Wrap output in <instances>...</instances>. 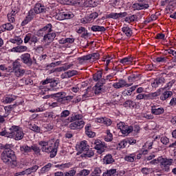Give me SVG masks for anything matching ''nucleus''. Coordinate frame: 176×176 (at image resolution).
Returning <instances> with one entry per match:
<instances>
[{"label":"nucleus","instance_id":"nucleus-54","mask_svg":"<svg viewBox=\"0 0 176 176\" xmlns=\"http://www.w3.org/2000/svg\"><path fill=\"white\" fill-rule=\"evenodd\" d=\"M3 28H4V30H6L7 31H12V30H13L14 27L13 26V25H12V23H8L3 25Z\"/></svg>","mask_w":176,"mask_h":176},{"label":"nucleus","instance_id":"nucleus-49","mask_svg":"<svg viewBox=\"0 0 176 176\" xmlns=\"http://www.w3.org/2000/svg\"><path fill=\"white\" fill-rule=\"evenodd\" d=\"M52 168V163H48L45 165L43 168H41V173L45 174V173H47Z\"/></svg>","mask_w":176,"mask_h":176},{"label":"nucleus","instance_id":"nucleus-35","mask_svg":"<svg viewBox=\"0 0 176 176\" xmlns=\"http://www.w3.org/2000/svg\"><path fill=\"white\" fill-rule=\"evenodd\" d=\"M101 78H102V71L100 70L98 71L93 76V79L94 82H98Z\"/></svg>","mask_w":176,"mask_h":176},{"label":"nucleus","instance_id":"nucleus-60","mask_svg":"<svg viewBox=\"0 0 176 176\" xmlns=\"http://www.w3.org/2000/svg\"><path fill=\"white\" fill-rule=\"evenodd\" d=\"M74 38H65V40H60V43L64 44V43H74Z\"/></svg>","mask_w":176,"mask_h":176},{"label":"nucleus","instance_id":"nucleus-38","mask_svg":"<svg viewBox=\"0 0 176 176\" xmlns=\"http://www.w3.org/2000/svg\"><path fill=\"white\" fill-rule=\"evenodd\" d=\"M135 159V154L134 153L129 154V155L124 157V160L126 162H129V163H133Z\"/></svg>","mask_w":176,"mask_h":176},{"label":"nucleus","instance_id":"nucleus-21","mask_svg":"<svg viewBox=\"0 0 176 176\" xmlns=\"http://www.w3.org/2000/svg\"><path fill=\"white\" fill-rule=\"evenodd\" d=\"M85 153L80 155V157L82 159H89L90 157H93L94 156V151L91 149H87V151H84Z\"/></svg>","mask_w":176,"mask_h":176},{"label":"nucleus","instance_id":"nucleus-12","mask_svg":"<svg viewBox=\"0 0 176 176\" xmlns=\"http://www.w3.org/2000/svg\"><path fill=\"white\" fill-rule=\"evenodd\" d=\"M58 20L63 21V20H69V19H74V14L72 12H62L58 14L57 15Z\"/></svg>","mask_w":176,"mask_h":176},{"label":"nucleus","instance_id":"nucleus-6","mask_svg":"<svg viewBox=\"0 0 176 176\" xmlns=\"http://www.w3.org/2000/svg\"><path fill=\"white\" fill-rule=\"evenodd\" d=\"M98 60L100 58V54H98V52H94L92 54H89L81 57H79L77 58L78 61H79V63L80 64H82V63H85V61H87L89 60Z\"/></svg>","mask_w":176,"mask_h":176},{"label":"nucleus","instance_id":"nucleus-37","mask_svg":"<svg viewBox=\"0 0 176 176\" xmlns=\"http://www.w3.org/2000/svg\"><path fill=\"white\" fill-rule=\"evenodd\" d=\"M72 166L71 162L62 164H56L55 165L56 168H59V170H64V168H69V166Z\"/></svg>","mask_w":176,"mask_h":176},{"label":"nucleus","instance_id":"nucleus-2","mask_svg":"<svg viewBox=\"0 0 176 176\" xmlns=\"http://www.w3.org/2000/svg\"><path fill=\"white\" fill-rule=\"evenodd\" d=\"M9 130L10 131V138H14L16 141H20V140L24 138V132L20 126L14 125Z\"/></svg>","mask_w":176,"mask_h":176},{"label":"nucleus","instance_id":"nucleus-36","mask_svg":"<svg viewBox=\"0 0 176 176\" xmlns=\"http://www.w3.org/2000/svg\"><path fill=\"white\" fill-rule=\"evenodd\" d=\"M141 173L144 174V175H149V174L154 173V170L152 168H142L141 169Z\"/></svg>","mask_w":176,"mask_h":176},{"label":"nucleus","instance_id":"nucleus-19","mask_svg":"<svg viewBox=\"0 0 176 176\" xmlns=\"http://www.w3.org/2000/svg\"><path fill=\"white\" fill-rule=\"evenodd\" d=\"M80 151L77 153V155H80L82 152H85L89 149V146L87 145V141H82L78 146Z\"/></svg>","mask_w":176,"mask_h":176},{"label":"nucleus","instance_id":"nucleus-47","mask_svg":"<svg viewBox=\"0 0 176 176\" xmlns=\"http://www.w3.org/2000/svg\"><path fill=\"white\" fill-rule=\"evenodd\" d=\"M159 96H160V92H153V93L148 94L147 100H153V98L156 97H159Z\"/></svg>","mask_w":176,"mask_h":176},{"label":"nucleus","instance_id":"nucleus-10","mask_svg":"<svg viewBox=\"0 0 176 176\" xmlns=\"http://www.w3.org/2000/svg\"><path fill=\"white\" fill-rule=\"evenodd\" d=\"M85 127V121H74L69 125V129L70 130H82Z\"/></svg>","mask_w":176,"mask_h":176},{"label":"nucleus","instance_id":"nucleus-18","mask_svg":"<svg viewBox=\"0 0 176 176\" xmlns=\"http://www.w3.org/2000/svg\"><path fill=\"white\" fill-rule=\"evenodd\" d=\"M85 134L89 138H94L96 137V133L91 131V124H87L85 126Z\"/></svg>","mask_w":176,"mask_h":176},{"label":"nucleus","instance_id":"nucleus-5","mask_svg":"<svg viewBox=\"0 0 176 176\" xmlns=\"http://www.w3.org/2000/svg\"><path fill=\"white\" fill-rule=\"evenodd\" d=\"M160 166L162 170L164 171H166V173H168L170 171V166L173 164L174 160L173 159H168L166 157L163 158V157H161L160 159Z\"/></svg>","mask_w":176,"mask_h":176},{"label":"nucleus","instance_id":"nucleus-63","mask_svg":"<svg viewBox=\"0 0 176 176\" xmlns=\"http://www.w3.org/2000/svg\"><path fill=\"white\" fill-rule=\"evenodd\" d=\"M10 148H12V144H3V149H5L3 152H9L10 151H13Z\"/></svg>","mask_w":176,"mask_h":176},{"label":"nucleus","instance_id":"nucleus-14","mask_svg":"<svg viewBox=\"0 0 176 176\" xmlns=\"http://www.w3.org/2000/svg\"><path fill=\"white\" fill-rule=\"evenodd\" d=\"M166 83V79L163 76L157 77L154 80V82L151 83L152 87H159V86Z\"/></svg>","mask_w":176,"mask_h":176},{"label":"nucleus","instance_id":"nucleus-29","mask_svg":"<svg viewBox=\"0 0 176 176\" xmlns=\"http://www.w3.org/2000/svg\"><path fill=\"white\" fill-rule=\"evenodd\" d=\"M75 75H78V71L76 70H69L65 72L63 74V78H72V76H75Z\"/></svg>","mask_w":176,"mask_h":176},{"label":"nucleus","instance_id":"nucleus-7","mask_svg":"<svg viewBox=\"0 0 176 176\" xmlns=\"http://www.w3.org/2000/svg\"><path fill=\"white\" fill-rule=\"evenodd\" d=\"M36 12L34 10V8H32L29 10L27 16L25 19L22 21L21 25L24 26L26 25V24H28V23L32 21L36 17Z\"/></svg>","mask_w":176,"mask_h":176},{"label":"nucleus","instance_id":"nucleus-44","mask_svg":"<svg viewBox=\"0 0 176 176\" xmlns=\"http://www.w3.org/2000/svg\"><path fill=\"white\" fill-rule=\"evenodd\" d=\"M34 152L35 155H41V149L36 144L31 146V152Z\"/></svg>","mask_w":176,"mask_h":176},{"label":"nucleus","instance_id":"nucleus-28","mask_svg":"<svg viewBox=\"0 0 176 176\" xmlns=\"http://www.w3.org/2000/svg\"><path fill=\"white\" fill-rule=\"evenodd\" d=\"M53 30H52V23H48L43 28L39 30V34L41 32H45V34H47L49 32H52Z\"/></svg>","mask_w":176,"mask_h":176},{"label":"nucleus","instance_id":"nucleus-33","mask_svg":"<svg viewBox=\"0 0 176 176\" xmlns=\"http://www.w3.org/2000/svg\"><path fill=\"white\" fill-rule=\"evenodd\" d=\"M122 31L126 36H128V38H130V36L133 35V31H131V29L129 27H123Z\"/></svg>","mask_w":176,"mask_h":176},{"label":"nucleus","instance_id":"nucleus-9","mask_svg":"<svg viewBox=\"0 0 176 176\" xmlns=\"http://www.w3.org/2000/svg\"><path fill=\"white\" fill-rule=\"evenodd\" d=\"M20 58L25 65L27 67H32L34 62L32 61V58H31V54L29 53L23 54L21 55Z\"/></svg>","mask_w":176,"mask_h":176},{"label":"nucleus","instance_id":"nucleus-46","mask_svg":"<svg viewBox=\"0 0 176 176\" xmlns=\"http://www.w3.org/2000/svg\"><path fill=\"white\" fill-rule=\"evenodd\" d=\"M65 96H66V94L64 91L51 94V97L52 98H57V99L61 98V97H64Z\"/></svg>","mask_w":176,"mask_h":176},{"label":"nucleus","instance_id":"nucleus-45","mask_svg":"<svg viewBox=\"0 0 176 176\" xmlns=\"http://www.w3.org/2000/svg\"><path fill=\"white\" fill-rule=\"evenodd\" d=\"M90 174V170L87 169H82L79 173L76 174V176H87Z\"/></svg>","mask_w":176,"mask_h":176},{"label":"nucleus","instance_id":"nucleus-30","mask_svg":"<svg viewBox=\"0 0 176 176\" xmlns=\"http://www.w3.org/2000/svg\"><path fill=\"white\" fill-rule=\"evenodd\" d=\"M171 96H173V91H166L160 96V100H162V101H166V100L170 98Z\"/></svg>","mask_w":176,"mask_h":176},{"label":"nucleus","instance_id":"nucleus-64","mask_svg":"<svg viewBox=\"0 0 176 176\" xmlns=\"http://www.w3.org/2000/svg\"><path fill=\"white\" fill-rule=\"evenodd\" d=\"M107 19H118V13H116V12L110 13L109 14H108L107 16Z\"/></svg>","mask_w":176,"mask_h":176},{"label":"nucleus","instance_id":"nucleus-48","mask_svg":"<svg viewBox=\"0 0 176 176\" xmlns=\"http://www.w3.org/2000/svg\"><path fill=\"white\" fill-rule=\"evenodd\" d=\"M30 129L32 131H34V133H41V128L35 124H31L30 125Z\"/></svg>","mask_w":176,"mask_h":176},{"label":"nucleus","instance_id":"nucleus-24","mask_svg":"<svg viewBox=\"0 0 176 176\" xmlns=\"http://www.w3.org/2000/svg\"><path fill=\"white\" fill-rule=\"evenodd\" d=\"M27 49H28V47H27L25 45H18V46L12 49V52H15L16 53H23V52H27Z\"/></svg>","mask_w":176,"mask_h":176},{"label":"nucleus","instance_id":"nucleus-42","mask_svg":"<svg viewBox=\"0 0 176 176\" xmlns=\"http://www.w3.org/2000/svg\"><path fill=\"white\" fill-rule=\"evenodd\" d=\"M85 5L88 8H96V6H97V3L96 2V0H87L85 1Z\"/></svg>","mask_w":176,"mask_h":176},{"label":"nucleus","instance_id":"nucleus-43","mask_svg":"<svg viewBox=\"0 0 176 176\" xmlns=\"http://www.w3.org/2000/svg\"><path fill=\"white\" fill-rule=\"evenodd\" d=\"M101 173H102V171L101 170V168L96 167L94 168V170L90 174L89 176H101Z\"/></svg>","mask_w":176,"mask_h":176},{"label":"nucleus","instance_id":"nucleus-1","mask_svg":"<svg viewBox=\"0 0 176 176\" xmlns=\"http://www.w3.org/2000/svg\"><path fill=\"white\" fill-rule=\"evenodd\" d=\"M1 160L7 166L10 167H17V157L14 151H3L0 155Z\"/></svg>","mask_w":176,"mask_h":176},{"label":"nucleus","instance_id":"nucleus-4","mask_svg":"<svg viewBox=\"0 0 176 176\" xmlns=\"http://www.w3.org/2000/svg\"><path fill=\"white\" fill-rule=\"evenodd\" d=\"M117 128L120 130L122 134L124 135H129L131 133H133V126L126 124L123 122H120L117 124Z\"/></svg>","mask_w":176,"mask_h":176},{"label":"nucleus","instance_id":"nucleus-13","mask_svg":"<svg viewBox=\"0 0 176 176\" xmlns=\"http://www.w3.org/2000/svg\"><path fill=\"white\" fill-rule=\"evenodd\" d=\"M151 112L152 115H163V113H164V108L156 105H153L151 106Z\"/></svg>","mask_w":176,"mask_h":176},{"label":"nucleus","instance_id":"nucleus-32","mask_svg":"<svg viewBox=\"0 0 176 176\" xmlns=\"http://www.w3.org/2000/svg\"><path fill=\"white\" fill-rule=\"evenodd\" d=\"M20 151L22 153H31V146H29L27 144H23L20 146Z\"/></svg>","mask_w":176,"mask_h":176},{"label":"nucleus","instance_id":"nucleus-27","mask_svg":"<svg viewBox=\"0 0 176 176\" xmlns=\"http://www.w3.org/2000/svg\"><path fill=\"white\" fill-rule=\"evenodd\" d=\"M133 58L131 56L125 57L120 60V63L122 64V65H129L133 63Z\"/></svg>","mask_w":176,"mask_h":176},{"label":"nucleus","instance_id":"nucleus-20","mask_svg":"<svg viewBox=\"0 0 176 176\" xmlns=\"http://www.w3.org/2000/svg\"><path fill=\"white\" fill-rule=\"evenodd\" d=\"M133 8L136 10H143L144 9H148V8H149V4L135 3L133 5Z\"/></svg>","mask_w":176,"mask_h":176},{"label":"nucleus","instance_id":"nucleus-17","mask_svg":"<svg viewBox=\"0 0 176 176\" xmlns=\"http://www.w3.org/2000/svg\"><path fill=\"white\" fill-rule=\"evenodd\" d=\"M33 9L37 14L41 13H46L47 10L46 8H45V6H42L41 3H36Z\"/></svg>","mask_w":176,"mask_h":176},{"label":"nucleus","instance_id":"nucleus-15","mask_svg":"<svg viewBox=\"0 0 176 176\" xmlns=\"http://www.w3.org/2000/svg\"><path fill=\"white\" fill-rule=\"evenodd\" d=\"M83 116L82 114L75 113L74 116L72 117H69L66 121L67 123L72 122H79L80 120H83Z\"/></svg>","mask_w":176,"mask_h":176},{"label":"nucleus","instance_id":"nucleus-50","mask_svg":"<svg viewBox=\"0 0 176 176\" xmlns=\"http://www.w3.org/2000/svg\"><path fill=\"white\" fill-rule=\"evenodd\" d=\"M175 83V80H172L171 81H169L165 87L163 88V90H170L171 87H173V85Z\"/></svg>","mask_w":176,"mask_h":176},{"label":"nucleus","instance_id":"nucleus-39","mask_svg":"<svg viewBox=\"0 0 176 176\" xmlns=\"http://www.w3.org/2000/svg\"><path fill=\"white\" fill-rule=\"evenodd\" d=\"M87 17H88V21H89V23H93V21H94V20H96V19L98 17V13L96 12H92L89 16H87Z\"/></svg>","mask_w":176,"mask_h":176},{"label":"nucleus","instance_id":"nucleus-31","mask_svg":"<svg viewBox=\"0 0 176 176\" xmlns=\"http://www.w3.org/2000/svg\"><path fill=\"white\" fill-rule=\"evenodd\" d=\"M20 68H21V63H20L18 60H16L12 63V70L11 72H14L18 69H20Z\"/></svg>","mask_w":176,"mask_h":176},{"label":"nucleus","instance_id":"nucleus-53","mask_svg":"<svg viewBox=\"0 0 176 176\" xmlns=\"http://www.w3.org/2000/svg\"><path fill=\"white\" fill-rule=\"evenodd\" d=\"M76 175V169L75 168H73L68 172L65 173V176H75Z\"/></svg>","mask_w":176,"mask_h":176},{"label":"nucleus","instance_id":"nucleus-57","mask_svg":"<svg viewBox=\"0 0 176 176\" xmlns=\"http://www.w3.org/2000/svg\"><path fill=\"white\" fill-rule=\"evenodd\" d=\"M155 61L157 63H167V58L165 56H159L155 58Z\"/></svg>","mask_w":176,"mask_h":176},{"label":"nucleus","instance_id":"nucleus-8","mask_svg":"<svg viewBox=\"0 0 176 176\" xmlns=\"http://www.w3.org/2000/svg\"><path fill=\"white\" fill-rule=\"evenodd\" d=\"M94 148L97 151V153L99 155H102L105 152V144L102 143V142L100 140H94Z\"/></svg>","mask_w":176,"mask_h":176},{"label":"nucleus","instance_id":"nucleus-58","mask_svg":"<svg viewBox=\"0 0 176 176\" xmlns=\"http://www.w3.org/2000/svg\"><path fill=\"white\" fill-rule=\"evenodd\" d=\"M136 100H148V94H139L136 96Z\"/></svg>","mask_w":176,"mask_h":176},{"label":"nucleus","instance_id":"nucleus-23","mask_svg":"<svg viewBox=\"0 0 176 176\" xmlns=\"http://www.w3.org/2000/svg\"><path fill=\"white\" fill-rule=\"evenodd\" d=\"M114 162L115 160L111 154L106 155L103 158L104 164H112V163H114Z\"/></svg>","mask_w":176,"mask_h":176},{"label":"nucleus","instance_id":"nucleus-55","mask_svg":"<svg viewBox=\"0 0 176 176\" xmlns=\"http://www.w3.org/2000/svg\"><path fill=\"white\" fill-rule=\"evenodd\" d=\"M127 144L128 143L126 139L123 140L118 144V148H120V149H123L126 147Z\"/></svg>","mask_w":176,"mask_h":176},{"label":"nucleus","instance_id":"nucleus-11","mask_svg":"<svg viewBox=\"0 0 176 176\" xmlns=\"http://www.w3.org/2000/svg\"><path fill=\"white\" fill-rule=\"evenodd\" d=\"M54 38H56V33L51 32L44 34L43 40L47 45H49L54 41Z\"/></svg>","mask_w":176,"mask_h":176},{"label":"nucleus","instance_id":"nucleus-51","mask_svg":"<svg viewBox=\"0 0 176 176\" xmlns=\"http://www.w3.org/2000/svg\"><path fill=\"white\" fill-rule=\"evenodd\" d=\"M16 100V96H6L5 98L4 102L6 104H10V102H13Z\"/></svg>","mask_w":176,"mask_h":176},{"label":"nucleus","instance_id":"nucleus-16","mask_svg":"<svg viewBox=\"0 0 176 176\" xmlns=\"http://www.w3.org/2000/svg\"><path fill=\"white\" fill-rule=\"evenodd\" d=\"M93 90L96 96H100V94L105 93V89H104V87L99 83H96L95 86L93 87Z\"/></svg>","mask_w":176,"mask_h":176},{"label":"nucleus","instance_id":"nucleus-62","mask_svg":"<svg viewBox=\"0 0 176 176\" xmlns=\"http://www.w3.org/2000/svg\"><path fill=\"white\" fill-rule=\"evenodd\" d=\"M71 112L68 110H64L60 113V118H67V116H69Z\"/></svg>","mask_w":176,"mask_h":176},{"label":"nucleus","instance_id":"nucleus-40","mask_svg":"<svg viewBox=\"0 0 176 176\" xmlns=\"http://www.w3.org/2000/svg\"><path fill=\"white\" fill-rule=\"evenodd\" d=\"M115 174H116V169H109L104 172L102 176H115Z\"/></svg>","mask_w":176,"mask_h":176},{"label":"nucleus","instance_id":"nucleus-56","mask_svg":"<svg viewBox=\"0 0 176 176\" xmlns=\"http://www.w3.org/2000/svg\"><path fill=\"white\" fill-rule=\"evenodd\" d=\"M89 91H91V87H88L87 89H85V94L82 96V101H85V98H88Z\"/></svg>","mask_w":176,"mask_h":176},{"label":"nucleus","instance_id":"nucleus-3","mask_svg":"<svg viewBox=\"0 0 176 176\" xmlns=\"http://www.w3.org/2000/svg\"><path fill=\"white\" fill-rule=\"evenodd\" d=\"M60 145V140H56L54 142V146H49L46 148H41L42 152H45L46 153H50V157H56L57 155V151L58 149V146Z\"/></svg>","mask_w":176,"mask_h":176},{"label":"nucleus","instance_id":"nucleus-26","mask_svg":"<svg viewBox=\"0 0 176 176\" xmlns=\"http://www.w3.org/2000/svg\"><path fill=\"white\" fill-rule=\"evenodd\" d=\"M91 31L94 32H105L107 31V29L104 26H100V25H93L91 28Z\"/></svg>","mask_w":176,"mask_h":176},{"label":"nucleus","instance_id":"nucleus-25","mask_svg":"<svg viewBox=\"0 0 176 176\" xmlns=\"http://www.w3.org/2000/svg\"><path fill=\"white\" fill-rule=\"evenodd\" d=\"M140 79H141V74L138 73L133 74L128 77L129 82H137V80H140Z\"/></svg>","mask_w":176,"mask_h":176},{"label":"nucleus","instance_id":"nucleus-59","mask_svg":"<svg viewBox=\"0 0 176 176\" xmlns=\"http://www.w3.org/2000/svg\"><path fill=\"white\" fill-rule=\"evenodd\" d=\"M0 135L1 137H8V138H10V137H11L10 136V131H8L6 130H4V131L0 132Z\"/></svg>","mask_w":176,"mask_h":176},{"label":"nucleus","instance_id":"nucleus-34","mask_svg":"<svg viewBox=\"0 0 176 176\" xmlns=\"http://www.w3.org/2000/svg\"><path fill=\"white\" fill-rule=\"evenodd\" d=\"M14 74L16 78H21V76H24V74H25V69L22 68L18 69L14 72Z\"/></svg>","mask_w":176,"mask_h":176},{"label":"nucleus","instance_id":"nucleus-61","mask_svg":"<svg viewBox=\"0 0 176 176\" xmlns=\"http://www.w3.org/2000/svg\"><path fill=\"white\" fill-rule=\"evenodd\" d=\"M54 126L52 124H44L45 131H52Z\"/></svg>","mask_w":176,"mask_h":176},{"label":"nucleus","instance_id":"nucleus-22","mask_svg":"<svg viewBox=\"0 0 176 176\" xmlns=\"http://www.w3.org/2000/svg\"><path fill=\"white\" fill-rule=\"evenodd\" d=\"M123 107L126 108V109H133L135 107V102L131 100H126L123 103Z\"/></svg>","mask_w":176,"mask_h":176},{"label":"nucleus","instance_id":"nucleus-41","mask_svg":"<svg viewBox=\"0 0 176 176\" xmlns=\"http://www.w3.org/2000/svg\"><path fill=\"white\" fill-rule=\"evenodd\" d=\"M10 42L11 43H16V45H21L23 43V39L20 36H15L14 38H10Z\"/></svg>","mask_w":176,"mask_h":176},{"label":"nucleus","instance_id":"nucleus-52","mask_svg":"<svg viewBox=\"0 0 176 176\" xmlns=\"http://www.w3.org/2000/svg\"><path fill=\"white\" fill-rule=\"evenodd\" d=\"M118 83L120 84V86H121V88L122 87H130V86H131L133 85V83L127 84V82L124 80H120Z\"/></svg>","mask_w":176,"mask_h":176}]
</instances>
